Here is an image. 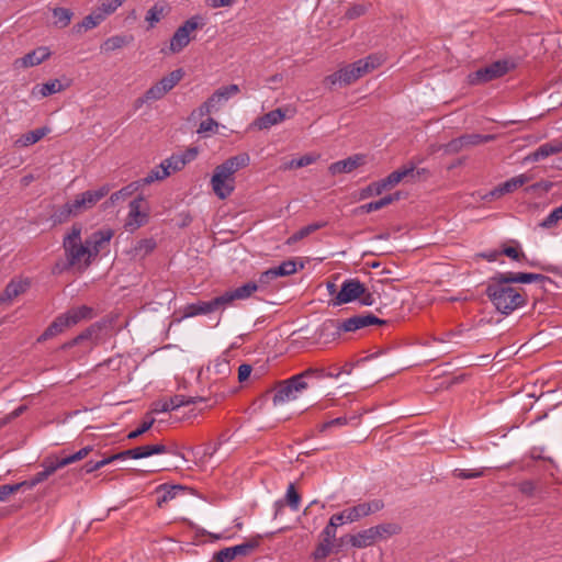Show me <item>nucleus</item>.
<instances>
[{
	"mask_svg": "<svg viewBox=\"0 0 562 562\" xmlns=\"http://www.w3.org/2000/svg\"><path fill=\"white\" fill-rule=\"evenodd\" d=\"M504 279H508L504 272H497L491 277L485 294L497 312L509 315L526 305L527 294L524 289L515 288L510 280Z\"/></svg>",
	"mask_w": 562,
	"mask_h": 562,
	"instance_id": "1",
	"label": "nucleus"
},
{
	"mask_svg": "<svg viewBox=\"0 0 562 562\" xmlns=\"http://www.w3.org/2000/svg\"><path fill=\"white\" fill-rule=\"evenodd\" d=\"M387 322L376 317L375 315L368 314H359L352 317H349L345 321L339 319H326L319 327L318 334L319 337L324 336H333V338L340 336L341 331L349 333L356 331L358 329L372 326V325H385Z\"/></svg>",
	"mask_w": 562,
	"mask_h": 562,
	"instance_id": "2",
	"label": "nucleus"
},
{
	"mask_svg": "<svg viewBox=\"0 0 562 562\" xmlns=\"http://www.w3.org/2000/svg\"><path fill=\"white\" fill-rule=\"evenodd\" d=\"M92 307H89L87 305L72 307L68 310L66 313L57 316L43 331V334L37 338V341H46L57 336L58 334H61L65 329L77 325L79 322L92 318Z\"/></svg>",
	"mask_w": 562,
	"mask_h": 562,
	"instance_id": "3",
	"label": "nucleus"
},
{
	"mask_svg": "<svg viewBox=\"0 0 562 562\" xmlns=\"http://www.w3.org/2000/svg\"><path fill=\"white\" fill-rule=\"evenodd\" d=\"M383 507V501L372 499L370 502L358 504L338 514H335L330 517L326 526V535L331 533V529L336 531L337 527L344 522L357 521L362 517L369 516L373 513L381 510Z\"/></svg>",
	"mask_w": 562,
	"mask_h": 562,
	"instance_id": "4",
	"label": "nucleus"
},
{
	"mask_svg": "<svg viewBox=\"0 0 562 562\" xmlns=\"http://www.w3.org/2000/svg\"><path fill=\"white\" fill-rule=\"evenodd\" d=\"M324 374L321 370L310 368L300 374L293 375L285 380L279 385V389L274 392L272 402L274 405L291 401L295 398L294 393L301 392L307 387L305 379L307 378H322Z\"/></svg>",
	"mask_w": 562,
	"mask_h": 562,
	"instance_id": "5",
	"label": "nucleus"
},
{
	"mask_svg": "<svg viewBox=\"0 0 562 562\" xmlns=\"http://www.w3.org/2000/svg\"><path fill=\"white\" fill-rule=\"evenodd\" d=\"M516 67L515 61L510 59H499L496 61H493L490 65H486L485 67H481L474 72H471L469 75V82L471 85H481L485 83L492 80H495L497 78L503 77L507 72H509L512 69Z\"/></svg>",
	"mask_w": 562,
	"mask_h": 562,
	"instance_id": "6",
	"label": "nucleus"
},
{
	"mask_svg": "<svg viewBox=\"0 0 562 562\" xmlns=\"http://www.w3.org/2000/svg\"><path fill=\"white\" fill-rule=\"evenodd\" d=\"M205 25L201 15H193L180 25L170 40V50L172 53L181 52L190 43V33L202 29Z\"/></svg>",
	"mask_w": 562,
	"mask_h": 562,
	"instance_id": "7",
	"label": "nucleus"
},
{
	"mask_svg": "<svg viewBox=\"0 0 562 562\" xmlns=\"http://www.w3.org/2000/svg\"><path fill=\"white\" fill-rule=\"evenodd\" d=\"M65 254L67 257V263L65 269L78 266L79 270H86L94 259L91 248L87 244L78 243L64 245Z\"/></svg>",
	"mask_w": 562,
	"mask_h": 562,
	"instance_id": "8",
	"label": "nucleus"
},
{
	"mask_svg": "<svg viewBox=\"0 0 562 562\" xmlns=\"http://www.w3.org/2000/svg\"><path fill=\"white\" fill-rule=\"evenodd\" d=\"M367 74V70L363 69L362 61L359 59L352 64L345 66L338 71L327 76L324 82L330 87L336 85L337 82L344 86H348Z\"/></svg>",
	"mask_w": 562,
	"mask_h": 562,
	"instance_id": "9",
	"label": "nucleus"
},
{
	"mask_svg": "<svg viewBox=\"0 0 562 562\" xmlns=\"http://www.w3.org/2000/svg\"><path fill=\"white\" fill-rule=\"evenodd\" d=\"M110 192L109 184L100 187L98 190H88L80 194H77L71 206L75 209L77 215L83 211L93 207L101 199H103Z\"/></svg>",
	"mask_w": 562,
	"mask_h": 562,
	"instance_id": "10",
	"label": "nucleus"
},
{
	"mask_svg": "<svg viewBox=\"0 0 562 562\" xmlns=\"http://www.w3.org/2000/svg\"><path fill=\"white\" fill-rule=\"evenodd\" d=\"M364 292V284L358 279H347L333 299V305L339 306L358 300Z\"/></svg>",
	"mask_w": 562,
	"mask_h": 562,
	"instance_id": "11",
	"label": "nucleus"
},
{
	"mask_svg": "<svg viewBox=\"0 0 562 562\" xmlns=\"http://www.w3.org/2000/svg\"><path fill=\"white\" fill-rule=\"evenodd\" d=\"M145 205L146 201L142 194H139L133 201L130 202L128 221L126 223V226H130L132 231L147 223L148 209L144 207Z\"/></svg>",
	"mask_w": 562,
	"mask_h": 562,
	"instance_id": "12",
	"label": "nucleus"
},
{
	"mask_svg": "<svg viewBox=\"0 0 562 562\" xmlns=\"http://www.w3.org/2000/svg\"><path fill=\"white\" fill-rule=\"evenodd\" d=\"M166 452L177 454V452L172 451L167 446H165L162 443H157V445L139 446V447H135L133 449L121 451V457H123V460L126 458L142 459V458L150 457L153 454H160V453H166Z\"/></svg>",
	"mask_w": 562,
	"mask_h": 562,
	"instance_id": "13",
	"label": "nucleus"
},
{
	"mask_svg": "<svg viewBox=\"0 0 562 562\" xmlns=\"http://www.w3.org/2000/svg\"><path fill=\"white\" fill-rule=\"evenodd\" d=\"M49 56V49L45 46H41L25 54L23 57L16 58L13 63V66L16 69L34 67L42 64L44 60L48 59Z\"/></svg>",
	"mask_w": 562,
	"mask_h": 562,
	"instance_id": "14",
	"label": "nucleus"
},
{
	"mask_svg": "<svg viewBox=\"0 0 562 562\" xmlns=\"http://www.w3.org/2000/svg\"><path fill=\"white\" fill-rule=\"evenodd\" d=\"M530 180L531 177L528 175H519L517 177H513L509 180L495 187L486 196L501 198L504 194L514 192L518 188L528 183Z\"/></svg>",
	"mask_w": 562,
	"mask_h": 562,
	"instance_id": "15",
	"label": "nucleus"
},
{
	"mask_svg": "<svg viewBox=\"0 0 562 562\" xmlns=\"http://www.w3.org/2000/svg\"><path fill=\"white\" fill-rule=\"evenodd\" d=\"M203 401H205V398L200 397V396L193 397V396H186V395L178 394V395H175V396L170 397L169 400L162 402L160 405L157 404V406L154 408V412L166 413V412H170V411H176V409L180 408L181 406L195 404L198 402H203Z\"/></svg>",
	"mask_w": 562,
	"mask_h": 562,
	"instance_id": "16",
	"label": "nucleus"
},
{
	"mask_svg": "<svg viewBox=\"0 0 562 562\" xmlns=\"http://www.w3.org/2000/svg\"><path fill=\"white\" fill-rule=\"evenodd\" d=\"M222 306H225V303L222 299V295H218L212 299L211 301H200L198 303L188 305L186 316L209 314L218 310Z\"/></svg>",
	"mask_w": 562,
	"mask_h": 562,
	"instance_id": "17",
	"label": "nucleus"
},
{
	"mask_svg": "<svg viewBox=\"0 0 562 562\" xmlns=\"http://www.w3.org/2000/svg\"><path fill=\"white\" fill-rule=\"evenodd\" d=\"M113 235L114 232L111 228L99 229L92 233L91 236L86 239L94 258L104 248V246L110 243Z\"/></svg>",
	"mask_w": 562,
	"mask_h": 562,
	"instance_id": "18",
	"label": "nucleus"
},
{
	"mask_svg": "<svg viewBox=\"0 0 562 562\" xmlns=\"http://www.w3.org/2000/svg\"><path fill=\"white\" fill-rule=\"evenodd\" d=\"M364 158L361 155L350 156L344 160L331 164L328 168L330 175L336 176L338 173H349L363 165Z\"/></svg>",
	"mask_w": 562,
	"mask_h": 562,
	"instance_id": "19",
	"label": "nucleus"
},
{
	"mask_svg": "<svg viewBox=\"0 0 562 562\" xmlns=\"http://www.w3.org/2000/svg\"><path fill=\"white\" fill-rule=\"evenodd\" d=\"M258 289L259 284H257L256 282H247L235 290L226 291L225 293L222 294V299L225 305H228L235 300H245L250 297L251 294L256 292Z\"/></svg>",
	"mask_w": 562,
	"mask_h": 562,
	"instance_id": "20",
	"label": "nucleus"
},
{
	"mask_svg": "<svg viewBox=\"0 0 562 562\" xmlns=\"http://www.w3.org/2000/svg\"><path fill=\"white\" fill-rule=\"evenodd\" d=\"M562 153V142L554 140L550 143L542 144L539 146L535 151L530 153L526 158L525 161H539L542 160L551 155Z\"/></svg>",
	"mask_w": 562,
	"mask_h": 562,
	"instance_id": "21",
	"label": "nucleus"
},
{
	"mask_svg": "<svg viewBox=\"0 0 562 562\" xmlns=\"http://www.w3.org/2000/svg\"><path fill=\"white\" fill-rule=\"evenodd\" d=\"M504 273L508 278L507 280H510L513 282V284L514 283L527 284V283H531V282H537V283L541 284V288H543L547 282L552 283V280L549 277H547L544 274H540V273H532V272H504Z\"/></svg>",
	"mask_w": 562,
	"mask_h": 562,
	"instance_id": "22",
	"label": "nucleus"
},
{
	"mask_svg": "<svg viewBox=\"0 0 562 562\" xmlns=\"http://www.w3.org/2000/svg\"><path fill=\"white\" fill-rule=\"evenodd\" d=\"M414 165L404 166L403 168L391 172L387 177L380 180V187H382L383 190L392 188L400 183L403 179L407 177H414Z\"/></svg>",
	"mask_w": 562,
	"mask_h": 562,
	"instance_id": "23",
	"label": "nucleus"
},
{
	"mask_svg": "<svg viewBox=\"0 0 562 562\" xmlns=\"http://www.w3.org/2000/svg\"><path fill=\"white\" fill-rule=\"evenodd\" d=\"M336 537V532L334 529H331V533L326 535V527L321 532L322 541L316 546L314 552L312 553V557L315 561L318 560H325L331 552L333 549V542Z\"/></svg>",
	"mask_w": 562,
	"mask_h": 562,
	"instance_id": "24",
	"label": "nucleus"
},
{
	"mask_svg": "<svg viewBox=\"0 0 562 562\" xmlns=\"http://www.w3.org/2000/svg\"><path fill=\"white\" fill-rule=\"evenodd\" d=\"M30 286V282L27 280H11L4 288L3 292L0 294V303L12 301L14 297L24 293Z\"/></svg>",
	"mask_w": 562,
	"mask_h": 562,
	"instance_id": "25",
	"label": "nucleus"
},
{
	"mask_svg": "<svg viewBox=\"0 0 562 562\" xmlns=\"http://www.w3.org/2000/svg\"><path fill=\"white\" fill-rule=\"evenodd\" d=\"M285 119V110L279 108L272 110L255 121V125L259 130H268L271 126L281 123Z\"/></svg>",
	"mask_w": 562,
	"mask_h": 562,
	"instance_id": "26",
	"label": "nucleus"
},
{
	"mask_svg": "<svg viewBox=\"0 0 562 562\" xmlns=\"http://www.w3.org/2000/svg\"><path fill=\"white\" fill-rule=\"evenodd\" d=\"M301 503V495L297 493L294 483H290L285 493L284 502L278 501L276 503V514L274 517L278 516L280 509L288 505L292 510H297Z\"/></svg>",
	"mask_w": 562,
	"mask_h": 562,
	"instance_id": "27",
	"label": "nucleus"
},
{
	"mask_svg": "<svg viewBox=\"0 0 562 562\" xmlns=\"http://www.w3.org/2000/svg\"><path fill=\"white\" fill-rule=\"evenodd\" d=\"M370 528L372 529L375 542L398 535L402 531L401 526L395 522L380 524Z\"/></svg>",
	"mask_w": 562,
	"mask_h": 562,
	"instance_id": "28",
	"label": "nucleus"
},
{
	"mask_svg": "<svg viewBox=\"0 0 562 562\" xmlns=\"http://www.w3.org/2000/svg\"><path fill=\"white\" fill-rule=\"evenodd\" d=\"M105 19L104 14L97 8L89 15L74 26V32L81 33L82 30H91L98 26Z\"/></svg>",
	"mask_w": 562,
	"mask_h": 562,
	"instance_id": "29",
	"label": "nucleus"
},
{
	"mask_svg": "<svg viewBox=\"0 0 562 562\" xmlns=\"http://www.w3.org/2000/svg\"><path fill=\"white\" fill-rule=\"evenodd\" d=\"M50 132L48 126H43L23 134L18 140L16 145L27 147L40 142L44 136Z\"/></svg>",
	"mask_w": 562,
	"mask_h": 562,
	"instance_id": "30",
	"label": "nucleus"
},
{
	"mask_svg": "<svg viewBox=\"0 0 562 562\" xmlns=\"http://www.w3.org/2000/svg\"><path fill=\"white\" fill-rule=\"evenodd\" d=\"M348 542L353 548H367L375 543L373 532L371 528L359 531L356 535L348 537Z\"/></svg>",
	"mask_w": 562,
	"mask_h": 562,
	"instance_id": "31",
	"label": "nucleus"
},
{
	"mask_svg": "<svg viewBox=\"0 0 562 562\" xmlns=\"http://www.w3.org/2000/svg\"><path fill=\"white\" fill-rule=\"evenodd\" d=\"M69 87V82L67 85H63L58 79L49 80L43 85H37L33 88L32 94L36 93V90H38V93L45 98L48 95H52L54 93L60 92Z\"/></svg>",
	"mask_w": 562,
	"mask_h": 562,
	"instance_id": "32",
	"label": "nucleus"
},
{
	"mask_svg": "<svg viewBox=\"0 0 562 562\" xmlns=\"http://www.w3.org/2000/svg\"><path fill=\"white\" fill-rule=\"evenodd\" d=\"M211 186L215 195L221 200L228 198L235 189L234 183L221 180L217 176H212Z\"/></svg>",
	"mask_w": 562,
	"mask_h": 562,
	"instance_id": "33",
	"label": "nucleus"
},
{
	"mask_svg": "<svg viewBox=\"0 0 562 562\" xmlns=\"http://www.w3.org/2000/svg\"><path fill=\"white\" fill-rule=\"evenodd\" d=\"M180 491H184V487L182 485H171V486H168L167 484L159 485L156 488V492L157 493L164 492V493L161 496L158 497L157 505L159 507H162L164 504L173 499Z\"/></svg>",
	"mask_w": 562,
	"mask_h": 562,
	"instance_id": "34",
	"label": "nucleus"
},
{
	"mask_svg": "<svg viewBox=\"0 0 562 562\" xmlns=\"http://www.w3.org/2000/svg\"><path fill=\"white\" fill-rule=\"evenodd\" d=\"M326 225H327V222H316V223L306 225V226L302 227L301 229H299L297 232H295L292 236H290L286 240V244L288 245L295 244L299 240L307 237L312 233L325 227Z\"/></svg>",
	"mask_w": 562,
	"mask_h": 562,
	"instance_id": "35",
	"label": "nucleus"
},
{
	"mask_svg": "<svg viewBox=\"0 0 562 562\" xmlns=\"http://www.w3.org/2000/svg\"><path fill=\"white\" fill-rule=\"evenodd\" d=\"M101 329V326L99 324H93L86 328L83 331H81L78 336L72 338L71 340L65 342L61 345L60 349L67 350L69 348H72L76 345H79L83 340H89L92 338L93 335H95Z\"/></svg>",
	"mask_w": 562,
	"mask_h": 562,
	"instance_id": "36",
	"label": "nucleus"
},
{
	"mask_svg": "<svg viewBox=\"0 0 562 562\" xmlns=\"http://www.w3.org/2000/svg\"><path fill=\"white\" fill-rule=\"evenodd\" d=\"M165 94L166 92L164 91V89L156 82L142 97H139L135 101V108L138 109L144 103L160 100Z\"/></svg>",
	"mask_w": 562,
	"mask_h": 562,
	"instance_id": "37",
	"label": "nucleus"
},
{
	"mask_svg": "<svg viewBox=\"0 0 562 562\" xmlns=\"http://www.w3.org/2000/svg\"><path fill=\"white\" fill-rule=\"evenodd\" d=\"M184 71L182 68H178L167 76L162 77L157 83L164 89L166 94L172 90L179 81L183 78Z\"/></svg>",
	"mask_w": 562,
	"mask_h": 562,
	"instance_id": "38",
	"label": "nucleus"
},
{
	"mask_svg": "<svg viewBox=\"0 0 562 562\" xmlns=\"http://www.w3.org/2000/svg\"><path fill=\"white\" fill-rule=\"evenodd\" d=\"M116 460H123V457H121V452L112 454L110 457H104L100 461H88L81 467V472L89 474L92 473L110 463Z\"/></svg>",
	"mask_w": 562,
	"mask_h": 562,
	"instance_id": "39",
	"label": "nucleus"
},
{
	"mask_svg": "<svg viewBox=\"0 0 562 562\" xmlns=\"http://www.w3.org/2000/svg\"><path fill=\"white\" fill-rule=\"evenodd\" d=\"M44 470L41 472H37L32 479H31V485H37L38 483L44 482L47 480L53 473H55L60 467L58 465L57 461H49L46 459L43 463Z\"/></svg>",
	"mask_w": 562,
	"mask_h": 562,
	"instance_id": "40",
	"label": "nucleus"
},
{
	"mask_svg": "<svg viewBox=\"0 0 562 562\" xmlns=\"http://www.w3.org/2000/svg\"><path fill=\"white\" fill-rule=\"evenodd\" d=\"M55 19L54 25L59 29H64L69 25L74 16V12L70 9L56 7L52 10Z\"/></svg>",
	"mask_w": 562,
	"mask_h": 562,
	"instance_id": "41",
	"label": "nucleus"
},
{
	"mask_svg": "<svg viewBox=\"0 0 562 562\" xmlns=\"http://www.w3.org/2000/svg\"><path fill=\"white\" fill-rule=\"evenodd\" d=\"M170 176V171H168L161 164L154 169H151L146 177L137 180L139 182L140 188L144 186H148L157 180H164Z\"/></svg>",
	"mask_w": 562,
	"mask_h": 562,
	"instance_id": "42",
	"label": "nucleus"
},
{
	"mask_svg": "<svg viewBox=\"0 0 562 562\" xmlns=\"http://www.w3.org/2000/svg\"><path fill=\"white\" fill-rule=\"evenodd\" d=\"M463 148H469L473 146H477L480 144H485L494 139L493 135H481V134H463L459 136Z\"/></svg>",
	"mask_w": 562,
	"mask_h": 562,
	"instance_id": "43",
	"label": "nucleus"
},
{
	"mask_svg": "<svg viewBox=\"0 0 562 562\" xmlns=\"http://www.w3.org/2000/svg\"><path fill=\"white\" fill-rule=\"evenodd\" d=\"M139 189H140L139 182L137 180L133 181V182L128 183L127 186L123 187L121 190L112 193L109 201L106 202V204L109 202L113 204L116 201H119L120 199H126L127 196H131Z\"/></svg>",
	"mask_w": 562,
	"mask_h": 562,
	"instance_id": "44",
	"label": "nucleus"
},
{
	"mask_svg": "<svg viewBox=\"0 0 562 562\" xmlns=\"http://www.w3.org/2000/svg\"><path fill=\"white\" fill-rule=\"evenodd\" d=\"M187 164L188 159L186 158V156L172 155L171 157L165 159L161 162V166L171 172L181 170Z\"/></svg>",
	"mask_w": 562,
	"mask_h": 562,
	"instance_id": "45",
	"label": "nucleus"
},
{
	"mask_svg": "<svg viewBox=\"0 0 562 562\" xmlns=\"http://www.w3.org/2000/svg\"><path fill=\"white\" fill-rule=\"evenodd\" d=\"M250 157L248 154L243 153L236 156H233L225 160V164L232 169V171L235 173L239 169L245 168L249 165Z\"/></svg>",
	"mask_w": 562,
	"mask_h": 562,
	"instance_id": "46",
	"label": "nucleus"
},
{
	"mask_svg": "<svg viewBox=\"0 0 562 562\" xmlns=\"http://www.w3.org/2000/svg\"><path fill=\"white\" fill-rule=\"evenodd\" d=\"M258 546H259V541L252 539V540L246 541L241 544H237V546L229 547V548H231L232 553L236 558L239 555L240 557L249 555Z\"/></svg>",
	"mask_w": 562,
	"mask_h": 562,
	"instance_id": "47",
	"label": "nucleus"
},
{
	"mask_svg": "<svg viewBox=\"0 0 562 562\" xmlns=\"http://www.w3.org/2000/svg\"><path fill=\"white\" fill-rule=\"evenodd\" d=\"M276 277H288L297 271V262L294 259L283 261L280 266L272 268Z\"/></svg>",
	"mask_w": 562,
	"mask_h": 562,
	"instance_id": "48",
	"label": "nucleus"
},
{
	"mask_svg": "<svg viewBox=\"0 0 562 562\" xmlns=\"http://www.w3.org/2000/svg\"><path fill=\"white\" fill-rule=\"evenodd\" d=\"M92 450H93V448L91 446L83 447L76 453L65 457L60 460H57V463L60 468H64L68 464H71L74 462L85 459Z\"/></svg>",
	"mask_w": 562,
	"mask_h": 562,
	"instance_id": "49",
	"label": "nucleus"
},
{
	"mask_svg": "<svg viewBox=\"0 0 562 562\" xmlns=\"http://www.w3.org/2000/svg\"><path fill=\"white\" fill-rule=\"evenodd\" d=\"M128 40L126 36L115 35L112 37H109L103 45L101 46L102 49L106 52H113L119 48H122L123 46L127 45Z\"/></svg>",
	"mask_w": 562,
	"mask_h": 562,
	"instance_id": "50",
	"label": "nucleus"
},
{
	"mask_svg": "<svg viewBox=\"0 0 562 562\" xmlns=\"http://www.w3.org/2000/svg\"><path fill=\"white\" fill-rule=\"evenodd\" d=\"M561 220L562 205L554 209L542 222L539 223V226L544 229H550L552 227H555Z\"/></svg>",
	"mask_w": 562,
	"mask_h": 562,
	"instance_id": "51",
	"label": "nucleus"
},
{
	"mask_svg": "<svg viewBox=\"0 0 562 562\" xmlns=\"http://www.w3.org/2000/svg\"><path fill=\"white\" fill-rule=\"evenodd\" d=\"M71 216H77V213L71 206V202H67L53 215V218L55 223H64Z\"/></svg>",
	"mask_w": 562,
	"mask_h": 562,
	"instance_id": "52",
	"label": "nucleus"
},
{
	"mask_svg": "<svg viewBox=\"0 0 562 562\" xmlns=\"http://www.w3.org/2000/svg\"><path fill=\"white\" fill-rule=\"evenodd\" d=\"M166 5L159 2L155 3L146 13V21L154 26L155 23L159 22L164 15Z\"/></svg>",
	"mask_w": 562,
	"mask_h": 562,
	"instance_id": "53",
	"label": "nucleus"
},
{
	"mask_svg": "<svg viewBox=\"0 0 562 562\" xmlns=\"http://www.w3.org/2000/svg\"><path fill=\"white\" fill-rule=\"evenodd\" d=\"M156 247V243L151 238H145L137 241L133 251L135 256H146L151 252Z\"/></svg>",
	"mask_w": 562,
	"mask_h": 562,
	"instance_id": "54",
	"label": "nucleus"
},
{
	"mask_svg": "<svg viewBox=\"0 0 562 562\" xmlns=\"http://www.w3.org/2000/svg\"><path fill=\"white\" fill-rule=\"evenodd\" d=\"M360 60L363 64V69H366L367 72L369 74L370 71H372L373 69L378 68L383 64L384 57L381 54H371Z\"/></svg>",
	"mask_w": 562,
	"mask_h": 562,
	"instance_id": "55",
	"label": "nucleus"
},
{
	"mask_svg": "<svg viewBox=\"0 0 562 562\" xmlns=\"http://www.w3.org/2000/svg\"><path fill=\"white\" fill-rule=\"evenodd\" d=\"M453 477L468 480V479H476L484 475V469H472V470H463V469H454L452 471Z\"/></svg>",
	"mask_w": 562,
	"mask_h": 562,
	"instance_id": "56",
	"label": "nucleus"
},
{
	"mask_svg": "<svg viewBox=\"0 0 562 562\" xmlns=\"http://www.w3.org/2000/svg\"><path fill=\"white\" fill-rule=\"evenodd\" d=\"M316 160V157L314 155H304L300 158H294L290 160V162L285 166V169H297L302 167H306L311 164H313Z\"/></svg>",
	"mask_w": 562,
	"mask_h": 562,
	"instance_id": "57",
	"label": "nucleus"
},
{
	"mask_svg": "<svg viewBox=\"0 0 562 562\" xmlns=\"http://www.w3.org/2000/svg\"><path fill=\"white\" fill-rule=\"evenodd\" d=\"M234 175L235 173L232 171V169H229V167L227 166V164H225V161L223 164L218 165L214 169V173H213V176H217L221 180H225L231 183H235Z\"/></svg>",
	"mask_w": 562,
	"mask_h": 562,
	"instance_id": "58",
	"label": "nucleus"
},
{
	"mask_svg": "<svg viewBox=\"0 0 562 562\" xmlns=\"http://www.w3.org/2000/svg\"><path fill=\"white\" fill-rule=\"evenodd\" d=\"M501 255L507 256L518 262L527 260L525 252L517 247L504 246L501 250Z\"/></svg>",
	"mask_w": 562,
	"mask_h": 562,
	"instance_id": "59",
	"label": "nucleus"
},
{
	"mask_svg": "<svg viewBox=\"0 0 562 562\" xmlns=\"http://www.w3.org/2000/svg\"><path fill=\"white\" fill-rule=\"evenodd\" d=\"M440 149L445 155H454L463 150L462 143L459 137L451 139L449 143L441 145Z\"/></svg>",
	"mask_w": 562,
	"mask_h": 562,
	"instance_id": "60",
	"label": "nucleus"
},
{
	"mask_svg": "<svg viewBox=\"0 0 562 562\" xmlns=\"http://www.w3.org/2000/svg\"><path fill=\"white\" fill-rule=\"evenodd\" d=\"M81 229H82V227L80 224H74L70 233L64 238L63 246L82 243L81 241Z\"/></svg>",
	"mask_w": 562,
	"mask_h": 562,
	"instance_id": "61",
	"label": "nucleus"
},
{
	"mask_svg": "<svg viewBox=\"0 0 562 562\" xmlns=\"http://www.w3.org/2000/svg\"><path fill=\"white\" fill-rule=\"evenodd\" d=\"M389 205V200H386L385 196L381 198L380 200L378 201H372L370 203H367V204H363L359 207V210L362 212V213H370V212H373V211H378V210H381L385 206Z\"/></svg>",
	"mask_w": 562,
	"mask_h": 562,
	"instance_id": "62",
	"label": "nucleus"
},
{
	"mask_svg": "<svg viewBox=\"0 0 562 562\" xmlns=\"http://www.w3.org/2000/svg\"><path fill=\"white\" fill-rule=\"evenodd\" d=\"M154 423H155L154 418H149V419L143 420V423L139 425L138 428H136L135 430L131 431L127 435V438L128 439H136V438H138L139 436H142L143 434L148 431L151 428V426L154 425Z\"/></svg>",
	"mask_w": 562,
	"mask_h": 562,
	"instance_id": "63",
	"label": "nucleus"
},
{
	"mask_svg": "<svg viewBox=\"0 0 562 562\" xmlns=\"http://www.w3.org/2000/svg\"><path fill=\"white\" fill-rule=\"evenodd\" d=\"M235 557L231 551V548H224L213 555V562H231Z\"/></svg>",
	"mask_w": 562,
	"mask_h": 562,
	"instance_id": "64",
	"label": "nucleus"
}]
</instances>
